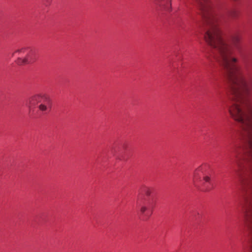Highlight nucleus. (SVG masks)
Returning <instances> with one entry per match:
<instances>
[{
    "instance_id": "1",
    "label": "nucleus",
    "mask_w": 252,
    "mask_h": 252,
    "mask_svg": "<svg viewBox=\"0 0 252 252\" xmlns=\"http://www.w3.org/2000/svg\"><path fill=\"white\" fill-rule=\"evenodd\" d=\"M231 83L232 104L228 110L242 129L244 144L235 143L231 149L235 172L241 191L240 206L244 223L251 238L249 247L244 252H252V105L249 96L252 94V79L246 78L242 69H224Z\"/></svg>"
},
{
    "instance_id": "2",
    "label": "nucleus",
    "mask_w": 252,
    "mask_h": 252,
    "mask_svg": "<svg viewBox=\"0 0 252 252\" xmlns=\"http://www.w3.org/2000/svg\"><path fill=\"white\" fill-rule=\"evenodd\" d=\"M231 83L232 104L228 110L242 129L244 144L235 143L231 149L235 172L241 191L240 206L244 223L251 238L249 247L244 252H252V105L249 96L252 94V79L246 78L243 70H225Z\"/></svg>"
},
{
    "instance_id": "3",
    "label": "nucleus",
    "mask_w": 252,
    "mask_h": 252,
    "mask_svg": "<svg viewBox=\"0 0 252 252\" xmlns=\"http://www.w3.org/2000/svg\"><path fill=\"white\" fill-rule=\"evenodd\" d=\"M152 192V189L146 186L139 190L137 205L140 215L145 220L152 215L155 206L154 198L151 196Z\"/></svg>"
},
{
    "instance_id": "4",
    "label": "nucleus",
    "mask_w": 252,
    "mask_h": 252,
    "mask_svg": "<svg viewBox=\"0 0 252 252\" xmlns=\"http://www.w3.org/2000/svg\"><path fill=\"white\" fill-rule=\"evenodd\" d=\"M37 105L38 110L43 114L48 113L51 107L52 102L50 97L45 94H37L32 96L29 100V108Z\"/></svg>"
},
{
    "instance_id": "5",
    "label": "nucleus",
    "mask_w": 252,
    "mask_h": 252,
    "mask_svg": "<svg viewBox=\"0 0 252 252\" xmlns=\"http://www.w3.org/2000/svg\"><path fill=\"white\" fill-rule=\"evenodd\" d=\"M15 53H18L20 54L27 53V55L25 57L18 59V63L19 64L30 63L34 62V60L32 57L33 53L32 50L28 47H22L17 50Z\"/></svg>"
},
{
    "instance_id": "6",
    "label": "nucleus",
    "mask_w": 252,
    "mask_h": 252,
    "mask_svg": "<svg viewBox=\"0 0 252 252\" xmlns=\"http://www.w3.org/2000/svg\"><path fill=\"white\" fill-rule=\"evenodd\" d=\"M204 167L200 166L197 168L193 172V182L195 187L197 188H200L199 186L197 184V181L200 180L202 174L203 173Z\"/></svg>"
},
{
    "instance_id": "7",
    "label": "nucleus",
    "mask_w": 252,
    "mask_h": 252,
    "mask_svg": "<svg viewBox=\"0 0 252 252\" xmlns=\"http://www.w3.org/2000/svg\"><path fill=\"white\" fill-rule=\"evenodd\" d=\"M156 4L161 9L170 11L171 8V0H155Z\"/></svg>"
},
{
    "instance_id": "8",
    "label": "nucleus",
    "mask_w": 252,
    "mask_h": 252,
    "mask_svg": "<svg viewBox=\"0 0 252 252\" xmlns=\"http://www.w3.org/2000/svg\"><path fill=\"white\" fill-rule=\"evenodd\" d=\"M241 41L240 35L235 34L231 37L230 43L236 48H238Z\"/></svg>"
},
{
    "instance_id": "9",
    "label": "nucleus",
    "mask_w": 252,
    "mask_h": 252,
    "mask_svg": "<svg viewBox=\"0 0 252 252\" xmlns=\"http://www.w3.org/2000/svg\"><path fill=\"white\" fill-rule=\"evenodd\" d=\"M229 15L233 18H235L237 16V12L234 10H231L229 12Z\"/></svg>"
},
{
    "instance_id": "10",
    "label": "nucleus",
    "mask_w": 252,
    "mask_h": 252,
    "mask_svg": "<svg viewBox=\"0 0 252 252\" xmlns=\"http://www.w3.org/2000/svg\"><path fill=\"white\" fill-rule=\"evenodd\" d=\"M203 181L206 183H210L211 181V178L208 176H205L203 177Z\"/></svg>"
}]
</instances>
